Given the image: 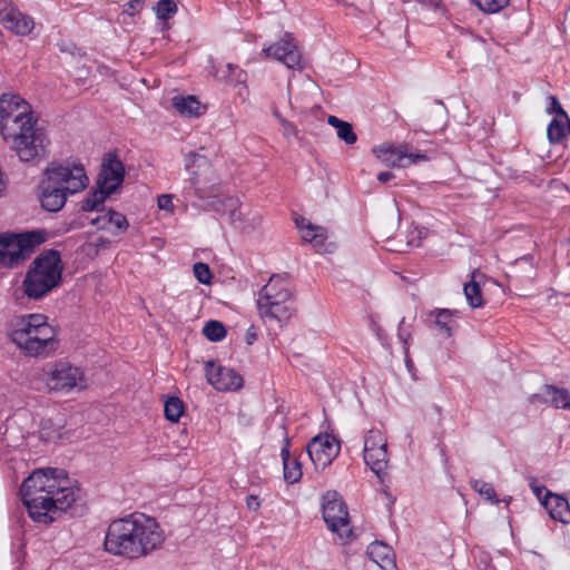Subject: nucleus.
Listing matches in <instances>:
<instances>
[{"instance_id": "1", "label": "nucleus", "mask_w": 570, "mask_h": 570, "mask_svg": "<svg viewBox=\"0 0 570 570\" xmlns=\"http://www.w3.org/2000/svg\"><path fill=\"white\" fill-rule=\"evenodd\" d=\"M81 490L60 469L33 471L21 484L20 495L30 519L50 524L80 498Z\"/></svg>"}, {"instance_id": "2", "label": "nucleus", "mask_w": 570, "mask_h": 570, "mask_svg": "<svg viewBox=\"0 0 570 570\" xmlns=\"http://www.w3.org/2000/svg\"><path fill=\"white\" fill-rule=\"evenodd\" d=\"M31 106L19 95L0 97V132L21 161H37L47 157L49 139L37 126Z\"/></svg>"}, {"instance_id": "3", "label": "nucleus", "mask_w": 570, "mask_h": 570, "mask_svg": "<svg viewBox=\"0 0 570 570\" xmlns=\"http://www.w3.org/2000/svg\"><path fill=\"white\" fill-rule=\"evenodd\" d=\"M165 533L157 520L145 513L134 512L110 522L104 549L106 552L128 560H138L159 550Z\"/></svg>"}, {"instance_id": "4", "label": "nucleus", "mask_w": 570, "mask_h": 570, "mask_svg": "<svg viewBox=\"0 0 570 570\" xmlns=\"http://www.w3.org/2000/svg\"><path fill=\"white\" fill-rule=\"evenodd\" d=\"M89 179L80 164L51 161L39 183V200L41 207L50 213L61 210L69 196L82 191Z\"/></svg>"}, {"instance_id": "5", "label": "nucleus", "mask_w": 570, "mask_h": 570, "mask_svg": "<svg viewBox=\"0 0 570 570\" xmlns=\"http://www.w3.org/2000/svg\"><path fill=\"white\" fill-rule=\"evenodd\" d=\"M8 337L27 356L47 357L57 350V332L40 313L20 315L8 326Z\"/></svg>"}, {"instance_id": "6", "label": "nucleus", "mask_w": 570, "mask_h": 570, "mask_svg": "<svg viewBox=\"0 0 570 570\" xmlns=\"http://www.w3.org/2000/svg\"><path fill=\"white\" fill-rule=\"evenodd\" d=\"M63 263L60 252L47 249L40 253L29 266L22 281V291L28 298L41 299L60 286Z\"/></svg>"}, {"instance_id": "7", "label": "nucleus", "mask_w": 570, "mask_h": 570, "mask_svg": "<svg viewBox=\"0 0 570 570\" xmlns=\"http://www.w3.org/2000/svg\"><path fill=\"white\" fill-rule=\"evenodd\" d=\"M256 305L258 315L265 322H276L281 326L287 324L296 312L288 277L273 275L261 288Z\"/></svg>"}, {"instance_id": "8", "label": "nucleus", "mask_w": 570, "mask_h": 570, "mask_svg": "<svg viewBox=\"0 0 570 570\" xmlns=\"http://www.w3.org/2000/svg\"><path fill=\"white\" fill-rule=\"evenodd\" d=\"M45 229L24 232L18 235L0 236V265L13 268L26 262L35 248L45 243Z\"/></svg>"}, {"instance_id": "9", "label": "nucleus", "mask_w": 570, "mask_h": 570, "mask_svg": "<svg viewBox=\"0 0 570 570\" xmlns=\"http://www.w3.org/2000/svg\"><path fill=\"white\" fill-rule=\"evenodd\" d=\"M46 383L51 391L59 392L86 389L83 371L78 366L65 362L56 363L52 368L47 372Z\"/></svg>"}, {"instance_id": "10", "label": "nucleus", "mask_w": 570, "mask_h": 570, "mask_svg": "<svg viewBox=\"0 0 570 570\" xmlns=\"http://www.w3.org/2000/svg\"><path fill=\"white\" fill-rule=\"evenodd\" d=\"M323 519L327 527L337 532L341 538L348 539L352 530L348 528V512L345 502L337 492L327 491L323 497Z\"/></svg>"}, {"instance_id": "11", "label": "nucleus", "mask_w": 570, "mask_h": 570, "mask_svg": "<svg viewBox=\"0 0 570 570\" xmlns=\"http://www.w3.org/2000/svg\"><path fill=\"white\" fill-rule=\"evenodd\" d=\"M364 462L377 475L387 468V442L380 430L372 429L364 439Z\"/></svg>"}, {"instance_id": "12", "label": "nucleus", "mask_w": 570, "mask_h": 570, "mask_svg": "<svg viewBox=\"0 0 570 570\" xmlns=\"http://www.w3.org/2000/svg\"><path fill=\"white\" fill-rule=\"evenodd\" d=\"M338 440L331 434H320L311 440L306 446L307 454L315 469L324 470L340 454Z\"/></svg>"}, {"instance_id": "13", "label": "nucleus", "mask_w": 570, "mask_h": 570, "mask_svg": "<svg viewBox=\"0 0 570 570\" xmlns=\"http://www.w3.org/2000/svg\"><path fill=\"white\" fill-rule=\"evenodd\" d=\"M376 157L390 167H407L429 158L423 153H410L406 145H381L374 149Z\"/></svg>"}, {"instance_id": "14", "label": "nucleus", "mask_w": 570, "mask_h": 570, "mask_svg": "<svg viewBox=\"0 0 570 570\" xmlns=\"http://www.w3.org/2000/svg\"><path fill=\"white\" fill-rule=\"evenodd\" d=\"M263 52L266 57H272L282 62L288 69H299L303 67L302 55L291 33H285L279 41L264 48Z\"/></svg>"}, {"instance_id": "15", "label": "nucleus", "mask_w": 570, "mask_h": 570, "mask_svg": "<svg viewBox=\"0 0 570 570\" xmlns=\"http://www.w3.org/2000/svg\"><path fill=\"white\" fill-rule=\"evenodd\" d=\"M0 23L18 36H27L35 28L33 19L8 0H0Z\"/></svg>"}, {"instance_id": "16", "label": "nucleus", "mask_w": 570, "mask_h": 570, "mask_svg": "<svg viewBox=\"0 0 570 570\" xmlns=\"http://www.w3.org/2000/svg\"><path fill=\"white\" fill-rule=\"evenodd\" d=\"M189 157H193L194 161H204L203 173L200 174L198 171H194L190 178V185L194 188L196 196L200 199H207L217 196L219 194L218 178L216 177L215 171L210 165L207 164L206 158L199 156L196 153H190Z\"/></svg>"}, {"instance_id": "17", "label": "nucleus", "mask_w": 570, "mask_h": 570, "mask_svg": "<svg viewBox=\"0 0 570 570\" xmlns=\"http://www.w3.org/2000/svg\"><path fill=\"white\" fill-rule=\"evenodd\" d=\"M205 372L207 382L217 391H235L243 386V377L233 368L207 362Z\"/></svg>"}, {"instance_id": "18", "label": "nucleus", "mask_w": 570, "mask_h": 570, "mask_svg": "<svg viewBox=\"0 0 570 570\" xmlns=\"http://www.w3.org/2000/svg\"><path fill=\"white\" fill-rule=\"evenodd\" d=\"M125 177V167L122 163L112 154H108L101 165L96 186L110 194L117 191Z\"/></svg>"}, {"instance_id": "19", "label": "nucleus", "mask_w": 570, "mask_h": 570, "mask_svg": "<svg viewBox=\"0 0 570 570\" xmlns=\"http://www.w3.org/2000/svg\"><path fill=\"white\" fill-rule=\"evenodd\" d=\"M541 502L553 520L570 523V504L566 498L547 491Z\"/></svg>"}, {"instance_id": "20", "label": "nucleus", "mask_w": 570, "mask_h": 570, "mask_svg": "<svg viewBox=\"0 0 570 570\" xmlns=\"http://www.w3.org/2000/svg\"><path fill=\"white\" fill-rule=\"evenodd\" d=\"M91 224L98 229L109 230L114 235L124 233L129 227L126 216L112 209L94 218Z\"/></svg>"}, {"instance_id": "21", "label": "nucleus", "mask_w": 570, "mask_h": 570, "mask_svg": "<svg viewBox=\"0 0 570 570\" xmlns=\"http://www.w3.org/2000/svg\"><path fill=\"white\" fill-rule=\"evenodd\" d=\"M281 456L283 461V473L285 482L288 484L298 482L303 475L302 465L298 459L291 456L289 438L286 433L284 435V445L281 450Z\"/></svg>"}, {"instance_id": "22", "label": "nucleus", "mask_w": 570, "mask_h": 570, "mask_svg": "<svg viewBox=\"0 0 570 570\" xmlns=\"http://www.w3.org/2000/svg\"><path fill=\"white\" fill-rule=\"evenodd\" d=\"M366 553L383 570L393 569L395 566L392 548L382 541L372 542L367 547Z\"/></svg>"}, {"instance_id": "23", "label": "nucleus", "mask_w": 570, "mask_h": 570, "mask_svg": "<svg viewBox=\"0 0 570 570\" xmlns=\"http://www.w3.org/2000/svg\"><path fill=\"white\" fill-rule=\"evenodd\" d=\"M483 278H484V274H482L478 269H474L471 273L470 282L464 284L463 293L468 301V304L472 308H479L484 305V299H483L482 289H481V281Z\"/></svg>"}, {"instance_id": "24", "label": "nucleus", "mask_w": 570, "mask_h": 570, "mask_svg": "<svg viewBox=\"0 0 570 570\" xmlns=\"http://www.w3.org/2000/svg\"><path fill=\"white\" fill-rule=\"evenodd\" d=\"M570 135V118L566 111L561 116H556L549 124L547 136L551 144H559Z\"/></svg>"}, {"instance_id": "25", "label": "nucleus", "mask_w": 570, "mask_h": 570, "mask_svg": "<svg viewBox=\"0 0 570 570\" xmlns=\"http://www.w3.org/2000/svg\"><path fill=\"white\" fill-rule=\"evenodd\" d=\"M173 106L181 116L197 117L202 114V104L195 96H175Z\"/></svg>"}, {"instance_id": "26", "label": "nucleus", "mask_w": 570, "mask_h": 570, "mask_svg": "<svg viewBox=\"0 0 570 570\" xmlns=\"http://www.w3.org/2000/svg\"><path fill=\"white\" fill-rule=\"evenodd\" d=\"M544 394L549 397L548 404L556 409H570V392L567 389L552 384L543 385Z\"/></svg>"}, {"instance_id": "27", "label": "nucleus", "mask_w": 570, "mask_h": 570, "mask_svg": "<svg viewBox=\"0 0 570 570\" xmlns=\"http://www.w3.org/2000/svg\"><path fill=\"white\" fill-rule=\"evenodd\" d=\"M327 122L336 128L337 137L346 145H353L356 142L357 136L350 122L341 120L336 116H328Z\"/></svg>"}, {"instance_id": "28", "label": "nucleus", "mask_w": 570, "mask_h": 570, "mask_svg": "<svg viewBox=\"0 0 570 570\" xmlns=\"http://www.w3.org/2000/svg\"><path fill=\"white\" fill-rule=\"evenodd\" d=\"M301 237L304 242L311 243L315 248H321L326 239V230L322 226L307 223L305 228H302Z\"/></svg>"}, {"instance_id": "29", "label": "nucleus", "mask_w": 570, "mask_h": 570, "mask_svg": "<svg viewBox=\"0 0 570 570\" xmlns=\"http://www.w3.org/2000/svg\"><path fill=\"white\" fill-rule=\"evenodd\" d=\"M110 195L111 194L109 191H106L102 188L97 187L94 191L89 193L87 197L81 202L80 208L83 212L97 210L98 206L101 205Z\"/></svg>"}, {"instance_id": "30", "label": "nucleus", "mask_w": 570, "mask_h": 570, "mask_svg": "<svg viewBox=\"0 0 570 570\" xmlns=\"http://www.w3.org/2000/svg\"><path fill=\"white\" fill-rule=\"evenodd\" d=\"M203 334L210 342H219L226 336L227 331L222 322L213 320L205 324Z\"/></svg>"}, {"instance_id": "31", "label": "nucleus", "mask_w": 570, "mask_h": 570, "mask_svg": "<svg viewBox=\"0 0 570 570\" xmlns=\"http://www.w3.org/2000/svg\"><path fill=\"white\" fill-rule=\"evenodd\" d=\"M165 417L178 422L184 412V403L178 397H169L164 405Z\"/></svg>"}, {"instance_id": "32", "label": "nucleus", "mask_w": 570, "mask_h": 570, "mask_svg": "<svg viewBox=\"0 0 570 570\" xmlns=\"http://www.w3.org/2000/svg\"><path fill=\"white\" fill-rule=\"evenodd\" d=\"M471 488L478 492L480 495H482L484 499L489 500L490 502L498 504L499 500L497 499V493L493 488V485L489 482H485L483 480H476L473 479L470 481Z\"/></svg>"}, {"instance_id": "33", "label": "nucleus", "mask_w": 570, "mask_h": 570, "mask_svg": "<svg viewBox=\"0 0 570 570\" xmlns=\"http://www.w3.org/2000/svg\"><path fill=\"white\" fill-rule=\"evenodd\" d=\"M453 315L450 309H439L435 315V325L445 334L446 337L452 335Z\"/></svg>"}, {"instance_id": "34", "label": "nucleus", "mask_w": 570, "mask_h": 570, "mask_svg": "<svg viewBox=\"0 0 570 570\" xmlns=\"http://www.w3.org/2000/svg\"><path fill=\"white\" fill-rule=\"evenodd\" d=\"M177 10L178 8L174 0H159L155 7L158 20H168L177 12Z\"/></svg>"}, {"instance_id": "35", "label": "nucleus", "mask_w": 570, "mask_h": 570, "mask_svg": "<svg viewBox=\"0 0 570 570\" xmlns=\"http://www.w3.org/2000/svg\"><path fill=\"white\" fill-rule=\"evenodd\" d=\"M510 0H473L480 10L487 13H497L509 4Z\"/></svg>"}, {"instance_id": "36", "label": "nucleus", "mask_w": 570, "mask_h": 570, "mask_svg": "<svg viewBox=\"0 0 570 570\" xmlns=\"http://www.w3.org/2000/svg\"><path fill=\"white\" fill-rule=\"evenodd\" d=\"M193 272L199 283L204 285H209L212 283L213 273L207 264L202 262L194 264Z\"/></svg>"}, {"instance_id": "37", "label": "nucleus", "mask_w": 570, "mask_h": 570, "mask_svg": "<svg viewBox=\"0 0 570 570\" xmlns=\"http://www.w3.org/2000/svg\"><path fill=\"white\" fill-rule=\"evenodd\" d=\"M239 202L234 197H226L224 199V206L229 208V219L233 224L240 223L243 220L242 213L238 209Z\"/></svg>"}, {"instance_id": "38", "label": "nucleus", "mask_w": 570, "mask_h": 570, "mask_svg": "<svg viewBox=\"0 0 570 570\" xmlns=\"http://www.w3.org/2000/svg\"><path fill=\"white\" fill-rule=\"evenodd\" d=\"M157 205L159 209L173 210L174 204L170 195L163 194L158 197Z\"/></svg>"}, {"instance_id": "39", "label": "nucleus", "mask_w": 570, "mask_h": 570, "mask_svg": "<svg viewBox=\"0 0 570 570\" xmlns=\"http://www.w3.org/2000/svg\"><path fill=\"white\" fill-rule=\"evenodd\" d=\"M549 107H548V112L549 114H556V116H561L562 111H564V109L562 108L561 104L559 102L558 98L556 96H549Z\"/></svg>"}, {"instance_id": "40", "label": "nucleus", "mask_w": 570, "mask_h": 570, "mask_svg": "<svg viewBox=\"0 0 570 570\" xmlns=\"http://www.w3.org/2000/svg\"><path fill=\"white\" fill-rule=\"evenodd\" d=\"M397 337L401 342L404 343V345H406L409 340L411 338V332L405 328V320L404 318H402L399 324Z\"/></svg>"}, {"instance_id": "41", "label": "nucleus", "mask_w": 570, "mask_h": 570, "mask_svg": "<svg viewBox=\"0 0 570 570\" xmlns=\"http://www.w3.org/2000/svg\"><path fill=\"white\" fill-rule=\"evenodd\" d=\"M140 10V1L139 0H129L125 4L124 12L128 14H134L135 12Z\"/></svg>"}, {"instance_id": "42", "label": "nucleus", "mask_w": 570, "mask_h": 570, "mask_svg": "<svg viewBox=\"0 0 570 570\" xmlns=\"http://www.w3.org/2000/svg\"><path fill=\"white\" fill-rule=\"evenodd\" d=\"M246 505L249 510L257 511L261 507V501L258 497L250 494L246 498Z\"/></svg>"}, {"instance_id": "43", "label": "nucleus", "mask_w": 570, "mask_h": 570, "mask_svg": "<svg viewBox=\"0 0 570 570\" xmlns=\"http://www.w3.org/2000/svg\"><path fill=\"white\" fill-rule=\"evenodd\" d=\"M227 67L233 71L235 81L245 82L247 75L244 70L239 69L238 67L233 68L232 65H228Z\"/></svg>"}, {"instance_id": "44", "label": "nucleus", "mask_w": 570, "mask_h": 570, "mask_svg": "<svg viewBox=\"0 0 570 570\" xmlns=\"http://www.w3.org/2000/svg\"><path fill=\"white\" fill-rule=\"evenodd\" d=\"M548 399L549 397L544 394V391L542 390L541 393H534L530 395L529 402L548 404Z\"/></svg>"}, {"instance_id": "45", "label": "nucleus", "mask_w": 570, "mask_h": 570, "mask_svg": "<svg viewBox=\"0 0 570 570\" xmlns=\"http://www.w3.org/2000/svg\"><path fill=\"white\" fill-rule=\"evenodd\" d=\"M393 178H394V174L392 171H381L377 175V180L380 183H387Z\"/></svg>"}, {"instance_id": "46", "label": "nucleus", "mask_w": 570, "mask_h": 570, "mask_svg": "<svg viewBox=\"0 0 570 570\" xmlns=\"http://www.w3.org/2000/svg\"><path fill=\"white\" fill-rule=\"evenodd\" d=\"M307 223H309V222L306 218H304V217H301V218L296 219V226L299 229V232H302V228L306 227Z\"/></svg>"}, {"instance_id": "47", "label": "nucleus", "mask_w": 570, "mask_h": 570, "mask_svg": "<svg viewBox=\"0 0 570 570\" xmlns=\"http://www.w3.org/2000/svg\"><path fill=\"white\" fill-rule=\"evenodd\" d=\"M160 31L165 32L170 28L168 20H159L158 22Z\"/></svg>"}, {"instance_id": "48", "label": "nucleus", "mask_w": 570, "mask_h": 570, "mask_svg": "<svg viewBox=\"0 0 570 570\" xmlns=\"http://www.w3.org/2000/svg\"><path fill=\"white\" fill-rule=\"evenodd\" d=\"M254 340H256V334L248 332L247 335H246L247 343L252 344L254 342Z\"/></svg>"}]
</instances>
